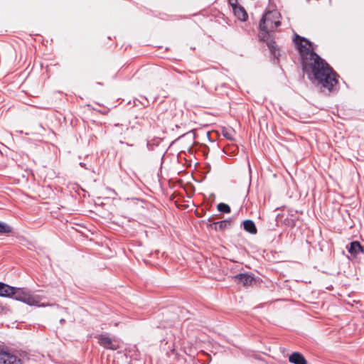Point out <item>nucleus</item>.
<instances>
[{
    "label": "nucleus",
    "instance_id": "nucleus-5",
    "mask_svg": "<svg viewBox=\"0 0 364 364\" xmlns=\"http://www.w3.org/2000/svg\"><path fill=\"white\" fill-rule=\"evenodd\" d=\"M98 343L104 348L116 350L120 348L119 341L112 338L106 333H102L97 336Z\"/></svg>",
    "mask_w": 364,
    "mask_h": 364
},
{
    "label": "nucleus",
    "instance_id": "nucleus-3",
    "mask_svg": "<svg viewBox=\"0 0 364 364\" xmlns=\"http://www.w3.org/2000/svg\"><path fill=\"white\" fill-rule=\"evenodd\" d=\"M14 299L23 302L29 306H47L49 304H40V296L33 295L25 289L16 288L14 295Z\"/></svg>",
    "mask_w": 364,
    "mask_h": 364
},
{
    "label": "nucleus",
    "instance_id": "nucleus-7",
    "mask_svg": "<svg viewBox=\"0 0 364 364\" xmlns=\"http://www.w3.org/2000/svg\"><path fill=\"white\" fill-rule=\"evenodd\" d=\"M232 224V220L230 218L221 220L219 222H215L213 223H210L209 226L215 230H223L228 227H230Z\"/></svg>",
    "mask_w": 364,
    "mask_h": 364
},
{
    "label": "nucleus",
    "instance_id": "nucleus-1",
    "mask_svg": "<svg viewBox=\"0 0 364 364\" xmlns=\"http://www.w3.org/2000/svg\"><path fill=\"white\" fill-rule=\"evenodd\" d=\"M300 56L303 70L309 78L314 80L328 91L333 90L338 81L336 73L329 65L317 55L313 48L312 43L306 38L294 34L293 39Z\"/></svg>",
    "mask_w": 364,
    "mask_h": 364
},
{
    "label": "nucleus",
    "instance_id": "nucleus-13",
    "mask_svg": "<svg viewBox=\"0 0 364 364\" xmlns=\"http://www.w3.org/2000/svg\"><path fill=\"white\" fill-rule=\"evenodd\" d=\"M267 46L269 48L271 53L274 55L275 58L278 60L279 51L278 48L277 47L276 43L274 41L270 40L269 41L267 42Z\"/></svg>",
    "mask_w": 364,
    "mask_h": 364
},
{
    "label": "nucleus",
    "instance_id": "nucleus-12",
    "mask_svg": "<svg viewBox=\"0 0 364 364\" xmlns=\"http://www.w3.org/2000/svg\"><path fill=\"white\" fill-rule=\"evenodd\" d=\"M244 229L251 234L257 233V228L254 222L251 220H246L243 222Z\"/></svg>",
    "mask_w": 364,
    "mask_h": 364
},
{
    "label": "nucleus",
    "instance_id": "nucleus-14",
    "mask_svg": "<svg viewBox=\"0 0 364 364\" xmlns=\"http://www.w3.org/2000/svg\"><path fill=\"white\" fill-rule=\"evenodd\" d=\"M217 208H218V211L222 212V213H230V206L223 203H219L217 206Z\"/></svg>",
    "mask_w": 364,
    "mask_h": 364
},
{
    "label": "nucleus",
    "instance_id": "nucleus-15",
    "mask_svg": "<svg viewBox=\"0 0 364 364\" xmlns=\"http://www.w3.org/2000/svg\"><path fill=\"white\" fill-rule=\"evenodd\" d=\"M11 232V228L7 224L0 222V232L9 233Z\"/></svg>",
    "mask_w": 364,
    "mask_h": 364
},
{
    "label": "nucleus",
    "instance_id": "nucleus-16",
    "mask_svg": "<svg viewBox=\"0 0 364 364\" xmlns=\"http://www.w3.org/2000/svg\"><path fill=\"white\" fill-rule=\"evenodd\" d=\"M223 135L225 137H226L228 139H230V140L232 139V134L228 131L223 132Z\"/></svg>",
    "mask_w": 364,
    "mask_h": 364
},
{
    "label": "nucleus",
    "instance_id": "nucleus-11",
    "mask_svg": "<svg viewBox=\"0 0 364 364\" xmlns=\"http://www.w3.org/2000/svg\"><path fill=\"white\" fill-rule=\"evenodd\" d=\"M235 15L238 19L245 21L247 18V14L245 10L240 6H236L232 8Z\"/></svg>",
    "mask_w": 364,
    "mask_h": 364
},
{
    "label": "nucleus",
    "instance_id": "nucleus-4",
    "mask_svg": "<svg viewBox=\"0 0 364 364\" xmlns=\"http://www.w3.org/2000/svg\"><path fill=\"white\" fill-rule=\"evenodd\" d=\"M28 360L26 353L14 355L4 351L0 346V364H28Z\"/></svg>",
    "mask_w": 364,
    "mask_h": 364
},
{
    "label": "nucleus",
    "instance_id": "nucleus-8",
    "mask_svg": "<svg viewBox=\"0 0 364 364\" xmlns=\"http://www.w3.org/2000/svg\"><path fill=\"white\" fill-rule=\"evenodd\" d=\"M15 289V287L0 282V296L5 297L13 296Z\"/></svg>",
    "mask_w": 364,
    "mask_h": 364
},
{
    "label": "nucleus",
    "instance_id": "nucleus-6",
    "mask_svg": "<svg viewBox=\"0 0 364 364\" xmlns=\"http://www.w3.org/2000/svg\"><path fill=\"white\" fill-rule=\"evenodd\" d=\"M234 278L238 284H241L244 287L252 286L255 282L253 277L247 274H238Z\"/></svg>",
    "mask_w": 364,
    "mask_h": 364
},
{
    "label": "nucleus",
    "instance_id": "nucleus-17",
    "mask_svg": "<svg viewBox=\"0 0 364 364\" xmlns=\"http://www.w3.org/2000/svg\"><path fill=\"white\" fill-rule=\"evenodd\" d=\"M228 1L232 8L234 6H237V0H228Z\"/></svg>",
    "mask_w": 364,
    "mask_h": 364
},
{
    "label": "nucleus",
    "instance_id": "nucleus-9",
    "mask_svg": "<svg viewBox=\"0 0 364 364\" xmlns=\"http://www.w3.org/2000/svg\"><path fill=\"white\" fill-rule=\"evenodd\" d=\"M289 360L290 363L294 364H306V360L304 357L299 353H292L289 358Z\"/></svg>",
    "mask_w": 364,
    "mask_h": 364
},
{
    "label": "nucleus",
    "instance_id": "nucleus-10",
    "mask_svg": "<svg viewBox=\"0 0 364 364\" xmlns=\"http://www.w3.org/2000/svg\"><path fill=\"white\" fill-rule=\"evenodd\" d=\"M348 250L350 254L353 256H356L359 252L363 251V247L358 242L354 241L350 244L349 247H348Z\"/></svg>",
    "mask_w": 364,
    "mask_h": 364
},
{
    "label": "nucleus",
    "instance_id": "nucleus-2",
    "mask_svg": "<svg viewBox=\"0 0 364 364\" xmlns=\"http://www.w3.org/2000/svg\"><path fill=\"white\" fill-rule=\"evenodd\" d=\"M280 18L281 14L277 10L267 11L259 21V37L264 39L268 36L269 31H272L279 26Z\"/></svg>",
    "mask_w": 364,
    "mask_h": 364
}]
</instances>
